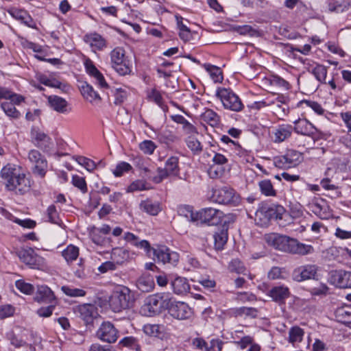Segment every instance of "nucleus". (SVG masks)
Returning <instances> with one entry per match:
<instances>
[{
    "instance_id": "obj_3",
    "label": "nucleus",
    "mask_w": 351,
    "mask_h": 351,
    "mask_svg": "<svg viewBox=\"0 0 351 351\" xmlns=\"http://www.w3.org/2000/svg\"><path fill=\"white\" fill-rule=\"evenodd\" d=\"M135 298L131 290L125 286L117 287L110 299V306L115 313H119L134 306Z\"/></svg>"
},
{
    "instance_id": "obj_16",
    "label": "nucleus",
    "mask_w": 351,
    "mask_h": 351,
    "mask_svg": "<svg viewBox=\"0 0 351 351\" xmlns=\"http://www.w3.org/2000/svg\"><path fill=\"white\" fill-rule=\"evenodd\" d=\"M163 307L162 297L159 295H149L141 307L142 313L148 317H152L161 312Z\"/></svg>"
},
{
    "instance_id": "obj_7",
    "label": "nucleus",
    "mask_w": 351,
    "mask_h": 351,
    "mask_svg": "<svg viewBox=\"0 0 351 351\" xmlns=\"http://www.w3.org/2000/svg\"><path fill=\"white\" fill-rule=\"evenodd\" d=\"M27 159L31 165L32 173L43 178L48 170V162L40 151L32 149L27 153Z\"/></svg>"
},
{
    "instance_id": "obj_30",
    "label": "nucleus",
    "mask_w": 351,
    "mask_h": 351,
    "mask_svg": "<svg viewBox=\"0 0 351 351\" xmlns=\"http://www.w3.org/2000/svg\"><path fill=\"white\" fill-rule=\"evenodd\" d=\"M171 287L174 293L183 295L190 290V285L186 278L178 276L171 281Z\"/></svg>"
},
{
    "instance_id": "obj_32",
    "label": "nucleus",
    "mask_w": 351,
    "mask_h": 351,
    "mask_svg": "<svg viewBox=\"0 0 351 351\" xmlns=\"http://www.w3.org/2000/svg\"><path fill=\"white\" fill-rule=\"evenodd\" d=\"M48 102L51 108L60 113H65L67 110L68 102L63 98L51 95L48 97Z\"/></svg>"
},
{
    "instance_id": "obj_63",
    "label": "nucleus",
    "mask_w": 351,
    "mask_h": 351,
    "mask_svg": "<svg viewBox=\"0 0 351 351\" xmlns=\"http://www.w3.org/2000/svg\"><path fill=\"white\" fill-rule=\"evenodd\" d=\"M114 104L116 105L121 104L126 99L128 94L125 90L119 88H116L114 93Z\"/></svg>"
},
{
    "instance_id": "obj_27",
    "label": "nucleus",
    "mask_w": 351,
    "mask_h": 351,
    "mask_svg": "<svg viewBox=\"0 0 351 351\" xmlns=\"http://www.w3.org/2000/svg\"><path fill=\"white\" fill-rule=\"evenodd\" d=\"M80 91L84 98L90 103L98 104L101 100V97L94 90L93 86L86 82L82 84Z\"/></svg>"
},
{
    "instance_id": "obj_57",
    "label": "nucleus",
    "mask_w": 351,
    "mask_h": 351,
    "mask_svg": "<svg viewBox=\"0 0 351 351\" xmlns=\"http://www.w3.org/2000/svg\"><path fill=\"white\" fill-rule=\"evenodd\" d=\"M76 160L80 165L84 167L88 171H92L96 168L95 162L86 157L77 156Z\"/></svg>"
},
{
    "instance_id": "obj_5",
    "label": "nucleus",
    "mask_w": 351,
    "mask_h": 351,
    "mask_svg": "<svg viewBox=\"0 0 351 351\" xmlns=\"http://www.w3.org/2000/svg\"><path fill=\"white\" fill-rule=\"evenodd\" d=\"M112 67L120 75H130L132 73V64L125 55L122 47H116L110 52Z\"/></svg>"
},
{
    "instance_id": "obj_43",
    "label": "nucleus",
    "mask_w": 351,
    "mask_h": 351,
    "mask_svg": "<svg viewBox=\"0 0 351 351\" xmlns=\"http://www.w3.org/2000/svg\"><path fill=\"white\" fill-rule=\"evenodd\" d=\"M147 98L149 101L155 102L160 106L165 112L167 110V106L163 104V99L160 93L155 88H152L147 93Z\"/></svg>"
},
{
    "instance_id": "obj_15",
    "label": "nucleus",
    "mask_w": 351,
    "mask_h": 351,
    "mask_svg": "<svg viewBox=\"0 0 351 351\" xmlns=\"http://www.w3.org/2000/svg\"><path fill=\"white\" fill-rule=\"evenodd\" d=\"M197 221L206 223L209 226H217L221 222L223 213L222 211L213 208H206L197 212Z\"/></svg>"
},
{
    "instance_id": "obj_12",
    "label": "nucleus",
    "mask_w": 351,
    "mask_h": 351,
    "mask_svg": "<svg viewBox=\"0 0 351 351\" xmlns=\"http://www.w3.org/2000/svg\"><path fill=\"white\" fill-rule=\"evenodd\" d=\"M301 159V154L295 150L290 149L285 155L274 158V165L280 169H289L295 167Z\"/></svg>"
},
{
    "instance_id": "obj_56",
    "label": "nucleus",
    "mask_w": 351,
    "mask_h": 351,
    "mask_svg": "<svg viewBox=\"0 0 351 351\" xmlns=\"http://www.w3.org/2000/svg\"><path fill=\"white\" fill-rule=\"evenodd\" d=\"M72 184L78 188L83 193H86L88 191L87 184L84 178L77 175L73 176Z\"/></svg>"
},
{
    "instance_id": "obj_45",
    "label": "nucleus",
    "mask_w": 351,
    "mask_h": 351,
    "mask_svg": "<svg viewBox=\"0 0 351 351\" xmlns=\"http://www.w3.org/2000/svg\"><path fill=\"white\" fill-rule=\"evenodd\" d=\"M258 186L261 193L266 196L276 195V191L273 184L269 180H264L258 183Z\"/></svg>"
},
{
    "instance_id": "obj_18",
    "label": "nucleus",
    "mask_w": 351,
    "mask_h": 351,
    "mask_svg": "<svg viewBox=\"0 0 351 351\" xmlns=\"http://www.w3.org/2000/svg\"><path fill=\"white\" fill-rule=\"evenodd\" d=\"M308 209L322 219H327L330 216L326 202L322 199L312 200L308 205Z\"/></svg>"
},
{
    "instance_id": "obj_22",
    "label": "nucleus",
    "mask_w": 351,
    "mask_h": 351,
    "mask_svg": "<svg viewBox=\"0 0 351 351\" xmlns=\"http://www.w3.org/2000/svg\"><path fill=\"white\" fill-rule=\"evenodd\" d=\"M289 289L285 285H279L273 287L268 293V295L271 298L272 300L278 303L284 304L285 300L290 296Z\"/></svg>"
},
{
    "instance_id": "obj_34",
    "label": "nucleus",
    "mask_w": 351,
    "mask_h": 351,
    "mask_svg": "<svg viewBox=\"0 0 351 351\" xmlns=\"http://www.w3.org/2000/svg\"><path fill=\"white\" fill-rule=\"evenodd\" d=\"M213 237L215 248L217 250H222L228 241V228L223 226L215 232Z\"/></svg>"
},
{
    "instance_id": "obj_54",
    "label": "nucleus",
    "mask_w": 351,
    "mask_h": 351,
    "mask_svg": "<svg viewBox=\"0 0 351 351\" xmlns=\"http://www.w3.org/2000/svg\"><path fill=\"white\" fill-rule=\"evenodd\" d=\"M206 70L215 82H221L223 80V75L221 69L213 65H208Z\"/></svg>"
},
{
    "instance_id": "obj_29",
    "label": "nucleus",
    "mask_w": 351,
    "mask_h": 351,
    "mask_svg": "<svg viewBox=\"0 0 351 351\" xmlns=\"http://www.w3.org/2000/svg\"><path fill=\"white\" fill-rule=\"evenodd\" d=\"M270 205H264L260 207L256 212V220H259L260 223L263 225L267 224L273 217V212Z\"/></svg>"
},
{
    "instance_id": "obj_38",
    "label": "nucleus",
    "mask_w": 351,
    "mask_h": 351,
    "mask_svg": "<svg viewBox=\"0 0 351 351\" xmlns=\"http://www.w3.org/2000/svg\"><path fill=\"white\" fill-rule=\"evenodd\" d=\"M265 82L269 83L270 86L282 90H287L290 88L289 82L278 75H271V77L266 78Z\"/></svg>"
},
{
    "instance_id": "obj_9",
    "label": "nucleus",
    "mask_w": 351,
    "mask_h": 351,
    "mask_svg": "<svg viewBox=\"0 0 351 351\" xmlns=\"http://www.w3.org/2000/svg\"><path fill=\"white\" fill-rule=\"evenodd\" d=\"M16 255L31 269H40L45 266V258L37 254L32 247L19 249L16 252Z\"/></svg>"
},
{
    "instance_id": "obj_40",
    "label": "nucleus",
    "mask_w": 351,
    "mask_h": 351,
    "mask_svg": "<svg viewBox=\"0 0 351 351\" xmlns=\"http://www.w3.org/2000/svg\"><path fill=\"white\" fill-rule=\"evenodd\" d=\"M0 99H10L15 104H20L23 100L22 96L12 93L4 87H0Z\"/></svg>"
},
{
    "instance_id": "obj_44",
    "label": "nucleus",
    "mask_w": 351,
    "mask_h": 351,
    "mask_svg": "<svg viewBox=\"0 0 351 351\" xmlns=\"http://www.w3.org/2000/svg\"><path fill=\"white\" fill-rule=\"evenodd\" d=\"M62 255L67 263L71 262L78 257L79 249L73 245H69L62 252Z\"/></svg>"
},
{
    "instance_id": "obj_60",
    "label": "nucleus",
    "mask_w": 351,
    "mask_h": 351,
    "mask_svg": "<svg viewBox=\"0 0 351 351\" xmlns=\"http://www.w3.org/2000/svg\"><path fill=\"white\" fill-rule=\"evenodd\" d=\"M47 215L49 221L53 223H59V215L54 205H50L47 209Z\"/></svg>"
},
{
    "instance_id": "obj_55",
    "label": "nucleus",
    "mask_w": 351,
    "mask_h": 351,
    "mask_svg": "<svg viewBox=\"0 0 351 351\" xmlns=\"http://www.w3.org/2000/svg\"><path fill=\"white\" fill-rule=\"evenodd\" d=\"M161 143L169 144L178 140V137L170 131H164L158 135Z\"/></svg>"
},
{
    "instance_id": "obj_8",
    "label": "nucleus",
    "mask_w": 351,
    "mask_h": 351,
    "mask_svg": "<svg viewBox=\"0 0 351 351\" xmlns=\"http://www.w3.org/2000/svg\"><path fill=\"white\" fill-rule=\"evenodd\" d=\"M146 253L149 257H152L155 261L164 265L169 264L175 266L179 261V254L176 252L171 251L165 246L157 248H152L149 246Z\"/></svg>"
},
{
    "instance_id": "obj_62",
    "label": "nucleus",
    "mask_w": 351,
    "mask_h": 351,
    "mask_svg": "<svg viewBox=\"0 0 351 351\" xmlns=\"http://www.w3.org/2000/svg\"><path fill=\"white\" fill-rule=\"evenodd\" d=\"M56 302H54L53 304H50L48 306L46 307H40L38 308L36 311V313L39 317H50L53 311L55 308Z\"/></svg>"
},
{
    "instance_id": "obj_64",
    "label": "nucleus",
    "mask_w": 351,
    "mask_h": 351,
    "mask_svg": "<svg viewBox=\"0 0 351 351\" xmlns=\"http://www.w3.org/2000/svg\"><path fill=\"white\" fill-rule=\"evenodd\" d=\"M223 173V169L217 165H211L208 169V174L212 179H216L221 177Z\"/></svg>"
},
{
    "instance_id": "obj_21",
    "label": "nucleus",
    "mask_w": 351,
    "mask_h": 351,
    "mask_svg": "<svg viewBox=\"0 0 351 351\" xmlns=\"http://www.w3.org/2000/svg\"><path fill=\"white\" fill-rule=\"evenodd\" d=\"M293 123V130L298 134L313 136L317 131L316 128L305 119H298Z\"/></svg>"
},
{
    "instance_id": "obj_1",
    "label": "nucleus",
    "mask_w": 351,
    "mask_h": 351,
    "mask_svg": "<svg viewBox=\"0 0 351 351\" xmlns=\"http://www.w3.org/2000/svg\"><path fill=\"white\" fill-rule=\"evenodd\" d=\"M266 243L276 250L287 252L294 254L306 255L313 252V247L299 242L297 239L277 233L265 235Z\"/></svg>"
},
{
    "instance_id": "obj_46",
    "label": "nucleus",
    "mask_w": 351,
    "mask_h": 351,
    "mask_svg": "<svg viewBox=\"0 0 351 351\" xmlns=\"http://www.w3.org/2000/svg\"><path fill=\"white\" fill-rule=\"evenodd\" d=\"M188 148L194 154H198L202 151L201 143L193 136H189L185 141Z\"/></svg>"
},
{
    "instance_id": "obj_42",
    "label": "nucleus",
    "mask_w": 351,
    "mask_h": 351,
    "mask_svg": "<svg viewBox=\"0 0 351 351\" xmlns=\"http://www.w3.org/2000/svg\"><path fill=\"white\" fill-rule=\"evenodd\" d=\"M15 103L10 101L3 102L1 107L5 114L13 119H18L20 117V112L16 110L14 106Z\"/></svg>"
},
{
    "instance_id": "obj_13",
    "label": "nucleus",
    "mask_w": 351,
    "mask_h": 351,
    "mask_svg": "<svg viewBox=\"0 0 351 351\" xmlns=\"http://www.w3.org/2000/svg\"><path fill=\"white\" fill-rule=\"evenodd\" d=\"M158 176L154 179L157 183L160 182L163 179L169 176H176L180 173L179 157L172 156L165 162V168H158Z\"/></svg>"
},
{
    "instance_id": "obj_33",
    "label": "nucleus",
    "mask_w": 351,
    "mask_h": 351,
    "mask_svg": "<svg viewBox=\"0 0 351 351\" xmlns=\"http://www.w3.org/2000/svg\"><path fill=\"white\" fill-rule=\"evenodd\" d=\"M143 330L148 336L162 338L165 327L162 324H147L143 326Z\"/></svg>"
},
{
    "instance_id": "obj_59",
    "label": "nucleus",
    "mask_w": 351,
    "mask_h": 351,
    "mask_svg": "<svg viewBox=\"0 0 351 351\" xmlns=\"http://www.w3.org/2000/svg\"><path fill=\"white\" fill-rule=\"evenodd\" d=\"M139 147L142 152L146 154H152L156 148L155 143L149 140H145L139 145Z\"/></svg>"
},
{
    "instance_id": "obj_50",
    "label": "nucleus",
    "mask_w": 351,
    "mask_h": 351,
    "mask_svg": "<svg viewBox=\"0 0 351 351\" xmlns=\"http://www.w3.org/2000/svg\"><path fill=\"white\" fill-rule=\"evenodd\" d=\"M119 345L124 347H128L136 351L141 350V346L138 343L137 339L134 337H125L119 341Z\"/></svg>"
},
{
    "instance_id": "obj_35",
    "label": "nucleus",
    "mask_w": 351,
    "mask_h": 351,
    "mask_svg": "<svg viewBox=\"0 0 351 351\" xmlns=\"http://www.w3.org/2000/svg\"><path fill=\"white\" fill-rule=\"evenodd\" d=\"M140 208L145 213L154 216L157 215L162 209L158 202H154L149 199L142 201Z\"/></svg>"
},
{
    "instance_id": "obj_47",
    "label": "nucleus",
    "mask_w": 351,
    "mask_h": 351,
    "mask_svg": "<svg viewBox=\"0 0 351 351\" xmlns=\"http://www.w3.org/2000/svg\"><path fill=\"white\" fill-rule=\"evenodd\" d=\"M312 73L319 82L326 83L327 69L326 66L317 64L312 69Z\"/></svg>"
},
{
    "instance_id": "obj_10",
    "label": "nucleus",
    "mask_w": 351,
    "mask_h": 351,
    "mask_svg": "<svg viewBox=\"0 0 351 351\" xmlns=\"http://www.w3.org/2000/svg\"><path fill=\"white\" fill-rule=\"evenodd\" d=\"M96 337L104 342L114 343L119 337V332L112 322H104L97 329Z\"/></svg>"
},
{
    "instance_id": "obj_31",
    "label": "nucleus",
    "mask_w": 351,
    "mask_h": 351,
    "mask_svg": "<svg viewBox=\"0 0 351 351\" xmlns=\"http://www.w3.org/2000/svg\"><path fill=\"white\" fill-rule=\"evenodd\" d=\"M138 289L142 292H149L154 288V278L150 274H143L136 282Z\"/></svg>"
},
{
    "instance_id": "obj_28",
    "label": "nucleus",
    "mask_w": 351,
    "mask_h": 351,
    "mask_svg": "<svg viewBox=\"0 0 351 351\" xmlns=\"http://www.w3.org/2000/svg\"><path fill=\"white\" fill-rule=\"evenodd\" d=\"M336 319L351 328V306H341L335 312Z\"/></svg>"
},
{
    "instance_id": "obj_39",
    "label": "nucleus",
    "mask_w": 351,
    "mask_h": 351,
    "mask_svg": "<svg viewBox=\"0 0 351 351\" xmlns=\"http://www.w3.org/2000/svg\"><path fill=\"white\" fill-rule=\"evenodd\" d=\"M304 331L299 326H293L289 332V342L294 344L295 343L301 342L303 339Z\"/></svg>"
},
{
    "instance_id": "obj_24",
    "label": "nucleus",
    "mask_w": 351,
    "mask_h": 351,
    "mask_svg": "<svg viewBox=\"0 0 351 351\" xmlns=\"http://www.w3.org/2000/svg\"><path fill=\"white\" fill-rule=\"evenodd\" d=\"M332 277L339 287L343 289L351 288V271H335Z\"/></svg>"
},
{
    "instance_id": "obj_52",
    "label": "nucleus",
    "mask_w": 351,
    "mask_h": 351,
    "mask_svg": "<svg viewBox=\"0 0 351 351\" xmlns=\"http://www.w3.org/2000/svg\"><path fill=\"white\" fill-rule=\"evenodd\" d=\"M61 289L65 295L70 297H84L86 295L84 290L71 286H62Z\"/></svg>"
},
{
    "instance_id": "obj_61",
    "label": "nucleus",
    "mask_w": 351,
    "mask_h": 351,
    "mask_svg": "<svg viewBox=\"0 0 351 351\" xmlns=\"http://www.w3.org/2000/svg\"><path fill=\"white\" fill-rule=\"evenodd\" d=\"M131 169L132 166L129 163L122 162L117 165L114 170H113V174L116 177H120L123 173L129 171Z\"/></svg>"
},
{
    "instance_id": "obj_19",
    "label": "nucleus",
    "mask_w": 351,
    "mask_h": 351,
    "mask_svg": "<svg viewBox=\"0 0 351 351\" xmlns=\"http://www.w3.org/2000/svg\"><path fill=\"white\" fill-rule=\"evenodd\" d=\"M75 312L85 322L86 324L93 322L97 315V307L91 304H84L77 306Z\"/></svg>"
},
{
    "instance_id": "obj_4",
    "label": "nucleus",
    "mask_w": 351,
    "mask_h": 351,
    "mask_svg": "<svg viewBox=\"0 0 351 351\" xmlns=\"http://www.w3.org/2000/svg\"><path fill=\"white\" fill-rule=\"evenodd\" d=\"M215 95L219 99L225 109L240 112L244 108L241 99L230 88H218Z\"/></svg>"
},
{
    "instance_id": "obj_25",
    "label": "nucleus",
    "mask_w": 351,
    "mask_h": 351,
    "mask_svg": "<svg viewBox=\"0 0 351 351\" xmlns=\"http://www.w3.org/2000/svg\"><path fill=\"white\" fill-rule=\"evenodd\" d=\"M84 41L88 43L91 47L101 51L106 47V40L97 33H91L85 35Z\"/></svg>"
},
{
    "instance_id": "obj_2",
    "label": "nucleus",
    "mask_w": 351,
    "mask_h": 351,
    "mask_svg": "<svg viewBox=\"0 0 351 351\" xmlns=\"http://www.w3.org/2000/svg\"><path fill=\"white\" fill-rule=\"evenodd\" d=\"M0 175L10 191H16L20 194H23L31 187L29 179L26 177L25 173H22L19 166L8 164L2 168Z\"/></svg>"
},
{
    "instance_id": "obj_23",
    "label": "nucleus",
    "mask_w": 351,
    "mask_h": 351,
    "mask_svg": "<svg viewBox=\"0 0 351 351\" xmlns=\"http://www.w3.org/2000/svg\"><path fill=\"white\" fill-rule=\"evenodd\" d=\"M84 66L86 72L93 77L98 85L102 88H108V85L106 82L102 73L96 68L92 60L86 59L84 62Z\"/></svg>"
},
{
    "instance_id": "obj_41",
    "label": "nucleus",
    "mask_w": 351,
    "mask_h": 351,
    "mask_svg": "<svg viewBox=\"0 0 351 351\" xmlns=\"http://www.w3.org/2000/svg\"><path fill=\"white\" fill-rule=\"evenodd\" d=\"M178 213L179 215L184 217L189 221H197V212L193 213L192 208L189 206H180L178 209Z\"/></svg>"
},
{
    "instance_id": "obj_48",
    "label": "nucleus",
    "mask_w": 351,
    "mask_h": 351,
    "mask_svg": "<svg viewBox=\"0 0 351 351\" xmlns=\"http://www.w3.org/2000/svg\"><path fill=\"white\" fill-rule=\"evenodd\" d=\"M111 256L117 264H121L128 258V252L123 248L117 247L112 250Z\"/></svg>"
},
{
    "instance_id": "obj_36",
    "label": "nucleus",
    "mask_w": 351,
    "mask_h": 351,
    "mask_svg": "<svg viewBox=\"0 0 351 351\" xmlns=\"http://www.w3.org/2000/svg\"><path fill=\"white\" fill-rule=\"evenodd\" d=\"M201 119L212 127L219 125L221 121L219 115L211 109H206L201 114Z\"/></svg>"
},
{
    "instance_id": "obj_6",
    "label": "nucleus",
    "mask_w": 351,
    "mask_h": 351,
    "mask_svg": "<svg viewBox=\"0 0 351 351\" xmlns=\"http://www.w3.org/2000/svg\"><path fill=\"white\" fill-rule=\"evenodd\" d=\"M210 199L213 202L232 206H237L240 202L239 195L228 186L213 189Z\"/></svg>"
},
{
    "instance_id": "obj_20",
    "label": "nucleus",
    "mask_w": 351,
    "mask_h": 351,
    "mask_svg": "<svg viewBox=\"0 0 351 351\" xmlns=\"http://www.w3.org/2000/svg\"><path fill=\"white\" fill-rule=\"evenodd\" d=\"M34 299L38 303L53 304L56 302L53 292L46 285L37 287Z\"/></svg>"
},
{
    "instance_id": "obj_53",
    "label": "nucleus",
    "mask_w": 351,
    "mask_h": 351,
    "mask_svg": "<svg viewBox=\"0 0 351 351\" xmlns=\"http://www.w3.org/2000/svg\"><path fill=\"white\" fill-rule=\"evenodd\" d=\"M16 287L22 293L31 295L34 291V286L30 284L25 282L23 280H18L15 282Z\"/></svg>"
},
{
    "instance_id": "obj_17",
    "label": "nucleus",
    "mask_w": 351,
    "mask_h": 351,
    "mask_svg": "<svg viewBox=\"0 0 351 351\" xmlns=\"http://www.w3.org/2000/svg\"><path fill=\"white\" fill-rule=\"evenodd\" d=\"M318 269V266L314 264H307L299 266L293 271V279L297 282H302L310 279H316Z\"/></svg>"
},
{
    "instance_id": "obj_11",
    "label": "nucleus",
    "mask_w": 351,
    "mask_h": 351,
    "mask_svg": "<svg viewBox=\"0 0 351 351\" xmlns=\"http://www.w3.org/2000/svg\"><path fill=\"white\" fill-rule=\"evenodd\" d=\"M168 311L171 317L178 320L189 319L193 315L192 308L186 303L180 301L170 302Z\"/></svg>"
},
{
    "instance_id": "obj_14",
    "label": "nucleus",
    "mask_w": 351,
    "mask_h": 351,
    "mask_svg": "<svg viewBox=\"0 0 351 351\" xmlns=\"http://www.w3.org/2000/svg\"><path fill=\"white\" fill-rule=\"evenodd\" d=\"M31 138L32 143L36 147L40 149L43 152L51 154L53 143L47 134L39 130L33 129L31 131Z\"/></svg>"
},
{
    "instance_id": "obj_49",
    "label": "nucleus",
    "mask_w": 351,
    "mask_h": 351,
    "mask_svg": "<svg viewBox=\"0 0 351 351\" xmlns=\"http://www.w3.org/2000/svg\"><path fill=\"white\" fill-rule=\"evenodd\" d=\"M228 269L231 272L237 274H245L246 272L244 264L239 258L232 259L229 263Z\"/></svg>"
},
{
    "instance_id": "obj_58",
    "label": "nucleus",
    "mask_w": 351,
    "mask_h": 351,
    "mask_svg": "<svg viewBox=\"0 0 351 351\" xmlns=\"http://www.w3.org/2000/svg\"><path fill=\"white\" fill-rule=\"evenodd\" d=\"M39 81L41 84L49 86V87H53V88H60L61 87L62 83L59 82L58 80L54 79V78H49L46 75H40L39 77Z\"/></svg>"
},
{
    "instance_id": "obj_37",
    "label": "nucleus",
    "mask_w": 351,
    "mask_h": 351,
    "mask_svg": "<svg viewBox=\"0 0 351 351\" xmlns=\"http://www.w3.org/2000/svg\"><path fill=\"white\" fill-rule=\"evenodd\" d=\"M124 239L131 245L141 249H144L146 252L149 248L150 244L146 240L139 241L138 238L131 232H126L124 234Z\"/></svg>"
},
{
    "instance_id": "obj_51",
    "label": "nucleus",
    "mask_w": 351,
    "mask_h": 351,
    "mask_svg": "<svg viewBox=\"0 0 351 351\" xmlns=\"http://www.w3.org/2000/svg\"><path fill=\"white\" fill-rule=\"evenodd\" d=\"M149 187L147 186V183L145 180H136L132 182L127 188L128 193H133L135 191L147 190Z\"/></svg>"
},
{
    "instance_id": "obj_26",
    "label": "nucleus",
    "mask_w": 351,
    "mask_h": 351,
    "mask_svg": "<svg viewBox=\"0 0 351 351\" xmlns=\"http://www.w3.org/2000/svg\"><path fill=\"white\" fill-rule=\"evenodd\" d=\"M293 132V126L291 125H280L276 129L274 132V142L280 143L289 137H291Z\"/></svg>"
}]
</instances>
